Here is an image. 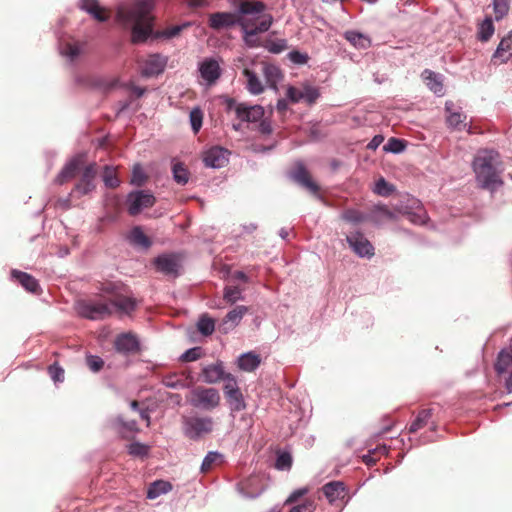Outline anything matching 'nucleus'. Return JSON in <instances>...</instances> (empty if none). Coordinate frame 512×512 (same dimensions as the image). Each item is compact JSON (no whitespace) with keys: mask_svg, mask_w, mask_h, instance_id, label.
<instances>
[{"mask_svg":"<svg viewBox=\"0 0 512 512\" xmlns=\"http://www.w3.org/2000/svg\"><path fill=\"white\" fill-rule=\"evenodd\" d=\"M128 452L132 456L144 457L148 455L149 446L139 442H134L128 446Z\"/></svg>","mask_w":512,"mask_h":512,"instance_id":"53","label":"nucleus"},{"mask_svg":"<svg viewBox=\"0 0 512 512\" xmlns=\"http://www.w3.org/2000/svg\"><path fill=\"white\" fill-rule=\"evenodd\" d=\"M242 290L238 286H229L224 289V300L229 304H234L242 299Z\"/></svg>","mask_w":512,"mask_h":512,"instance_id":"47","label":"nucleus"},{"mask_svg":"<svg viewBox=\"0 0 512 512\" xmlns=\"http://www.w3.org/2000/svg\"><path fill=\"white\" fill-rule=\"evenodd\" d=\"M200 357H201V348L194 347V348L187 350L185 353H183L181 355L180 359L183 362H192V361H196Z\"/></svg>","mask_w":512,"mask_h":512,"instance_id":"57","label":"nucleus"},{"mask_svg":"<svg viewBox=\"0 0 512 512\" xmlns=\"http://www.w3.org/2000/svg\"><path fill=\"white\" fill-rule=\"evenodd\" d=\"M232 411H241L245 409V402L240 390L225 395Z\"/></svg>","mask_w":512,"mask_h":512,"instance_id":"40","label":"nucleus"},{"mask_svg":"<svg viewBox=\"0 0 512 512\" xmlns=\"http://www.w3.org/2000/svg\"><path fill=\"white\" fill-rule=\"evenodd\" d=\"M395 190L392 184H389L384 178H380L375 185V193L380 196H389Z\"/></svg>","mask_w":512,"mask_h":512,"instance_id":"50","label":"nucleus"},{"mask_svg":"<svg viewBox=\"0 0 512 512\" xmlns=\"http://www.w3.org/2000/svg\"><path fill=\"white\" fill-rule=\"evenodd\" d=\"M166 64V57L160 54L149 55L143 63L142 74L147 77L158 75L164 71Z\"/></svg>","mask_w":512,"mask_h":512,"instance_id":"16","label":"nucleus"},{"mask_svg":"<svg viewBox=\"0 0 512 512\" xmlns=\"http://www.w3.org/2000/svg\"><path fill=\"white\" fill-rule=\"evenodd\" d=\"M105 185L109 188H116L120 185V180L117 176L116 168L112 166H105L102 174Z\"/></svg>","mask_w":512,"mask_h":512,"instance_id":"39","label":"nucleus"},{"mask_svg":"<svg viewBox=\"0 0 512 512\" xmlns=\"http://www.w3.org/2000/svg\"><path fill=\"white\" fill-rule=\"evenodd\" d=\"M512 365V348L499 352L494 368L497 374H503Z\"/></svg>","mask_w":512,"mask_h":512,"instance_id":"32","label":"nucleus"},{"mask_svg":"<svg viewBox=\"0 0 512 512\" xmlns=\"http://www.w3.org/2000/svg\"><path fill=\"white\" fill-rule=\"evenodd\" d=\"M190 124L195 134L199 132L203 123V112L199 107H195L190 111Z\"/></svg>","mask_w":512,"mask_h":512,"instance_id":"44","label":"nucleus"},{"mask_svg":"<svg viewBox=\"0 0 512 512\" xmlns=\"http://www.w3.org/2000/svg\"><path fill=\"white\" fill-rule=\"evenodd\" d=\"M228 151L221 147H212L204 155L205 165L213 168L223 167L227 162Z\"/></svg>","mask_w":512,"mask_h":512,"instance_id":"19","label":"nucleus"},{"mask_svg":"<svg viewBox=\"0 0 512 512\" xmlns=\"http://www.w3.org/2000/svg\"><path fill=\"white\" fill-rule=\"evenodd\" d=\"M76 310L80 316L90 320H103L113 314V306L106 300H79Z\"/></svg>","mask_w":512,"mask_h":512,"instance_id":"4","label":"nucleus"},{"mask_svg":"<svg viewBox=\"0 0 512 512\" xmlns=\"http://www.w3.org/2000/svg\"><path fill=\"white\" fill-rule=\"evenodd\" d=\"M340 218L345 222L355 225L363 223L367 219L366 215L363 212L353 208L345 209L340 214Z\"/></svg>","mask_w":512,"mask_h":512,"instance_id":"37","label":"nucleus"},{"mask_svg":"<svg viewBox=\"0 0 512 512\" xmlns=\"http://www.w3.org/2000/svg\"><path fill=\"white\" fill-rule=\"evenodd\" d=\"M316 509L315 501L307 498L303 503L296 505L289 512H313Z\"/></svg>","mask_w":512,"mask_h":512,"instance_id":"55","label":"nucleus"},{"mask_svg":"<svg viewBox=\"0 0 512 512\" xmlns=\"http://www.w3.org/2000/svg\"><path fill=\"white\" fill-rule=\"evenodd\" d=\"M220 394L215 388L198 386L190 392L189 403L196 408L211 411L219 406Z\"/></svg>","mask_w":512,"mask_h":512,"instance_id":"6","label":"nucleus"},{"mask_svg":"<svg viewBox=\"0 0 512 512\" xmlns=\"http://www.w3.org/2000/svg\"><path fill=\"white\" fill-rule=\"evenodd\" d=\"M272 22L273 18L269 14L255 19L247 17L240 27L245 43L250 47H256L258 45L257 35L268 31Z\"/></svg>","mask_w":512,"mask_h":512,"instance_id":"5","label":"nucleus"},{"mask_svg":"<svg viewBox=\"0 0 512 512\" xmlns=\"http://www.w3.org/2000/svg\"><path fill=\"white\" fill-rule=\"evenodd\" d=\"M110 306H113V313L115 311H119L129 314L135 310L137 301L136 299L123 295L122 293H115L114 298L111 299Z\"/></svg>","mask_w":512,"mask_h":512,"instance_id":"21","label":"nucleus"},{"mask_svg":"<svg viewBox=\"0 0 512 512\" xmlns=\"http://www.w3.org/2000/svg\"><path fill=\"white\" fill-rule=\"evenodd\" d=\"M308 491H309V489L306 488V487L295 490L286 499L285 504H294V503H296L301 497L306 495L308 493Z\"/></svg>","mask_w":512,"mask_h":512,"instance_id":"61","label":"nucleus"},{"mask_svg":"<svg viewBox=\"0 0 512 512\" xmlns=\"http://www.w3.org/2000/svg\"><path fill=\"white\" fill-rule=\"evenodd\" d=\"M86 365L92 372H99L104 367V360L96 355L86 356Z\"/></svg>","mask_w":512,"mask_h":512,"instance_id":"54","label":"nucleus"},{"mask_svg":"<svg viewBox=\"0 0 512 512\" xmlns=\"http://www.w3.org/2000/svg\"><path fill=\"white\" fill-rule=\"evenodd\" d=\"M494 33V25L491 18H486L479 26L478 36L481 41H488Z\"/></svg>","mask_w":512,"mask_h":512,"instance_id":"43","label":"nucleus"},{"mask_svg":"<svg viewBox=\"0 0 512 512\" xmlns=\"http://www.w3.org/2000/svg\"><path fill=\"white\" fill-rule=\"evenodd\" d=\"M114 347L122 354L137 353L140 350L137 337L130 332L118 335L114 341Z\"/></svg>","mask_w":512,"mask_h":512,"instance_id":"14","label":"nucleus"},{"mask_svg":"<svg viewBox=\"0 0 512 512\" xmlns=\"http://www.w3.org/2000/svg\"><path fill=\"white\" fill-rule=\"evenodd\" d=\"M129 242L137 247L148 249L152 245L151 239L143 232L142 228L139 226L134 227L129 235Z\"/></svg>","mask_w":512,"mask_h":512,"instance_id":"26","label":"nucleus"},{"mask_svg":"<svg viewBox=\"0 0 512 512\" xmlns=\"http://www.w3.org/2000/svg\"><path fill=\"white\" fill-rule=\"evenodd\" d=\"M222 462V455L218 452H209L204 458L201 471L203 473L209 472L215 465H218Z\"/></svg>","mask_w":512,"mask_h":512,"instance_id":"41","label":"nucleus"},{"mask_svg":"<svg viewBox=\"0 0 512 512\" xmlns=\"http://www.w3.org/2000/svg\"><path fill=\"white\" fill-rule=\"evenodd\" d=\"M155 268L158 272L166 276L177 277L180 269V257L178 254H162L154 260Z\"/></svg>","mask_w":512,"mask_h":512,"instance_id":"11","label":"nucleus"},{"mask_svg":"<svg viewBox=\"0 0 512 512\" xmlns=\"http://www.w3.org/2000/svg\"><path fill=\"white\" fill-rule=\"evenodd\" d=\"M422 77L429 89L437 95H442L444 91L443 83L440 77L433 71L425 69Z\"/></svg>","mask_w":512,"mask_h":512,"instance_id":"28","label":"nucleus"},{"mask_svg":"<svg viewBox=\"0 0 512 512\" xmlns=\"http://www.w3.org/2000/svg\"><path fill=\"white\" fill-rule=\"evenodd\" d=\"M197 328L202 335L209 336L214 332L215 322L208 316H202L197 323Z\"/></svg>","mask_w":512,"mask_h":512,"instance_id":"42","label":"nucleus"},{"mask_svg":"<svg viewBox=\"0 0 512 512\" xmlns=\"http://www.w3.org/2000/svg\"><path fill=\"white\" fill-rule=\"evenodd\" d=\"M429 426L430 430L435 432L438 429V423L433 419V409H421L415 419L411 422L408 431L409 433H416L420 429Z\"/></svg>","mask_w":512,"mask_h":512,"instance_id":"12","label":"nucleus"},{"mask_svg":"<svg viewBox=\"0 0 512 512\" xmlns=\"http://www.w3.org/2000/svg\"><path fill=\"white\" fill-rule=\"evenodd\" d=\"M260 363V356L254 352L244 353L238 359L239 368L246 372L254 371Z\"/></svg>","mask_w":512,"mask_h":512,"instance_id":"27","label":"nucleus"},{"mask_svg":"<svg viewBox=\"0 0 512 512\" xmlns=\"http://www.w3.org/2000/svg\"><path fill=\"white\" fill-rule=\"evenodd\" d=\"M10 279L21 284L26 291L32 292V275L17 269H12Z\"/></svg>","mask_w":512,"mask_h":512,"instance_id":"38","label":"nucleus"},{"mask_svg":"<svg viewBox=\"0 0 512 512\" xmlns=\"http://www.w3.org/2000/svg\"><path fill=\"white\" fill-rule=\"evenodd\" d=\"M154 0H135L129 5L120 6L117 10V20L125 28L131 30V41L140 44L147 40L153 31L151 12Z\"/></svg>","mask_w":512,"mask_h":512,"instance_id":"1","label":"nucleus"},{"mask_svg":"<svg viewBox=\"0 0 512 512\" xmlns=\"http://www.w3.org/2000/svg\"><path fill=\"white\" fill-rule=\"evenodd\" d=\"M116 425H117L118 432L120 434H122L123 437H127L125 435V431L131 432V433H135V432L139 431L135 420L124 421L121 417H118L116 419Z\"/></svg>","mask_w":512,"mask_h":512,"instance_id":"45","label":"nucleus"},{"mask_svg":"<svg viewBox=\"0 0 512 512\" xmlns=\"http://www.w3.org/2000/svg\"><path fill=\"white\" fill-rule=\"evenodd\" d=\"M235 112L240 120L247 122L260 121L264 116V109L259 105L247 106L245 104H237Z\"/></svg>","mask_w":512,"mask_h":512,"instance_id":"17","label":"nucleus"},{"mask_svg":"<svg viewBox=\"0 0 512 512\" xmlns=\"http://www.w3.org/2000/svg\"><path fill=\"white\" fill-rule=\"evenodd\" d=\"M292 466V457L288 452L279 453L276 459L275 467L278 470H289Z\"/></svg>","mask_w":512,"mask_h":512,"instance_id":"52","label":"nucleus"},{"mask_svg":"<svg viewBox=\"0 0 512 512\" xmlns=\"http://www.w3.org/2000/svg\"><path fill=\"white\" fill-rule=\"evenodd\" d=\"M226 374L222 362H217L203 369L204 381L209 384L221 381Z\"/></svg>","mask_w":512,"mask_h":512,"instance_id":"25","label":"nucleus"},{"mask_svg":"<svg viewBox=\"0 0 512 512\" xmlns=\"http://www.w3.org/2000/svg\"><path fill=\"white\" fill-rule=\"evenodd\" d=\"M48 372H49L50 377L55 382L63 381V379H64V370L60 366H58L56 364L51 365L48 368Z\"/></svg>","mask_w":512,"mask_h":512,"instance_id":"59","label":"nucleus"},{"mask_svg":"<svg viewBox=\"0 0 512 512\" xmlns=\"http://www.w3.org/2000/svg\"><path fill=\"white\" fill-rule=\"evenodd\" d=\"M287 98L291 103H298L303 100L302 89L289 86L286 93Z\"/></svg>","mask_w":512,"mask_h":512,"instance_id":"58","label":"nucleus"},{"mask_svg":"<svg viewBox=\"0 0 512 512\" xmlns=\"http://www.w3.org/2000/svg\"><path fill=\"white\" fill-rule=\"evenodd\" d=\"M243 75L247 80V89L251 94L258 95L264 91V86L258 76L248 68L243 70Z\"/></svg>","mask_w":512,"mask_h":512,"instance_id":"33","label":"nucleus"},{"mask_svg":"<svg viewBox=\"0 0 512 512\" xmlns=\"http://www.w3.org/2000/svg\"><path fill=\"white\" fill-rule=\"evenodd\" d=\"M493 57L500 59L502 62H506L512 57V31L500 41Z\"/></svg>","mask_w":512,"mask_h":512,"instance_id":"31","label":"nucleus"},{"mask_svg":"<svg viewBox=\"0 0 512 512\" xmlns=\"http://www.w3.org/2000/svg\"><path fill=\"white\" fill-rule=\"evenodd\" d=\"M290 59L294 63L298 64H305L307 62V56L305 54H302L298 51H293L290 53Z\"/></svg>","mask_w":512,"mask_h":512,"instance_id":"64","label":"nucleus"},{"mask_svg":"<svg viewBox=\"0 0 512 512\" xmlns=\"http://www.w3.org/2000/svg\"><path fill=\"white\" fill-rule=\"evenodd\" d=\"M78 6L99 22H105L110 18V11L102 7L98 0H80Z\"/></svg>","mask_w":512,"mask_h":512,"instance_id":"15","label":"nucleus"},{"mask_svg":"<svg viewBox=\"0 0 512 512\" xmlns=\"http://www.w3.org/2000/svg\"><path fill=\"white\" fill-rule=\"evenodd\" d=\"M266 5L261 1L239 0L237 12H215L208 16V26L216 31L243 24L247 16L262 13Z\"/></svg>","mask_w":512,"mask_h":512,"instance_id":"3","label":"nucleus"},{"mask_svg":"<svg viewBox=\"0 0 512 512\" xmlns=\"http://www.w3.org/2000/svg\"><path fill=\"white\" fill-rule=\"evenodd\" d=\"M247 311L248 308L246 306L240 305L232 309L230 312H228L221 324L223 330L226 332L227 330L234 328L236 325H238L243 316L247 313Z\"/></svg>","mask_w":512,"mask_h":512,"instance_id":"24","label":"nucleus"},{"mask_svg":"<svg viewBox=\"0 0 512 512\" xmlns=\"http://www.w3.org/2000/svg\"><path fill=\"white\" fill-rule=\"evenodd\" d=\"M397 214H409L406 210L394 206V210H390L385 205H375L371 210V220L380 223L384 220H396Z\"/></svg>","mask_w":512,"mask_h":512,"instance_id":"18","label":"nucleus"},{"mask_svg":"<svg viewBox=\"0 0 512 512\" xmlns=\"http://www.w3.org/2000/svg\"><path fill=\"white\" fill-rule=\"evenodd\" d=\"M325 497L330 503H334L338 499H343L346 495L343 482L332 481L325 484L322 488Z\"/></svg>","mask_w":512,"mask_h":512,"instance_id":"22","label":"nucleus"},{"mask_svg":"<svg viewBox=\"0 0 512 512\" xmlns=\"http://www.w3.org/2000/svg\"><path fill=\"white\" fill-rule=\"evenodd\" d=\"M172 490V485L168 481L157 480L150 484L147 491V498L156 499L162 494Z\"/></svg>","mask_w":512,"mask_h":512,"instance_id":"34","label":"nucleus"},{"mask_svg":"<svg viewBox=\"0 0 512 512\" xmlns=\"http://www.w3.org/2000/svg\"><path fill=\"white\" fill-rule=\"evenodd\" d=\"M213 421L210 417H188L184 420L185 435L197 439L212 431Z\"/></svg>","mask_w":512,"mask_h":512,"instance_id":"8","label":"nucleus"},{"mask_svg":"<svg viewBox=\"0 0 512 512\" xmlns=\"http://www.w3.org/2000/svg\"><path fill=\"white\" fill-rule=\"evenodd\" d=\"M453 106L454 103L452 101H447L445 103V110L448 113L447 122L450 126L460 130L461 126H466L465 121L467 116L460 112H453Z\"/></svg>","mask_w":512,"mask_h":512,"instance_id":"29","label":"nucleus"},{"mask_svg":"<svg viewBox=\"0 0 512 512\" xmlns=\"http://www.w3.org/2000/svg\"><path fill=\"white\" fill-rule=\"evenodd\" d=\"M155 197L148 191H135L128 195V212L136 216L145 208H150L155 204Z\"/></svg>","mask_w":512,"mask_h":512,"instance_id":"10","label":"nucleus"},{"mask_svg":"<svg viewBox=\"0 0 512 512\" xmlns=\"http://www.w3.org/2000/svg\"><path fill=\"white\" fill-rule=\"evenodd\" d=\"M148 176L140 164H135L132 170L131 183L136 186H142L147 181Z\"/></svg>","mask_w":512,"mask_h":512,"instance_id":"48","label":"nucleus"},{"mask_svg":"<svg viewBox=\"0 0 512 512\" xmlns=\"http://www.w3.org/2000/svg\"><path fill=\"white\" fill-rule=\"evenodd\" d=\"M477 181L485 189L494 191L503 184L500 155L494 150H480L473 161Z\"/></svg>","mask_w":512,"mask_h":512,"instance_id":"2","label":"nucleus"},{"mask_svg":"<svg viewBox=\"0 0 512 512\" xmlns=\"http://www.w3.org/2000/svg\"><path fill=\"white\" fill-rule=\"evenodd\" d=\"M86 166L87 165L83 156L74 157L64 166L58 175V182L63 184L77 176H80Z\"/></svg>","mask_w":512,"mask_h":512,"instance_id":"13","label":"nucleus"},{"mask_svg":"<svg viewBox=\"0 0 512 512\" xmlns=\"http://www.w3.org/2000/svg\"><path fill=\"white\" fill-rule=\"evenodd\" d=\"M101 290L109 295V298L106 300L108 303H111V299L114 298L115 293H121L118 286L111 282L103 284Z\"/></svg>","mask_w":512,"mask_h":512,"instance_id":"60","label":"nucleus"},{"mask_svg":"<svg viewBox=\"0 0 512 512\" xmlns=\"http://www.w3.org/2000/svg\"><path fill=\"white\" fill-rule=\"evenodd\" d=\"M294 179L313 194L318 193L319 186L312 180L310 173L303 165H299L296 168L294 172Z\"/></svg>","mask_w":512,"mask_h":512,"instance_id":"23","label":"nucleus"},{"mask_svg":"<svg viewBox=\"0 0 512 512\" xmlns=\"http://www.w3.org/2000/svg\"><path fill=\"white\" fill-rule=\"evenodd\" d=\"M262 71L269 86L277 89V83L282 77L280 69L272 64H264Z\"/></svg>","mask_w":512,"mask_h":512,"instance_id":"35","label":"nucleus"},{"mask_svg":"<svg viewBox=\"0 0 512 512\" xmlns=\"http://www.w3.org/2000/svg\"><path fill=\"white\" fill-rule=\"evenodd\" d=\"M379 459L380 457L374 454L373 450H370L368 454L362 456V460L367 466L375 465Z\"/></svg>","mask_w":512,"mask_h":512,"instance_id":"62","label":"nucleus"},{"mask_svg":"<svg viewBox=\"0 0 512 512\" xmlns=\"http://www.w3.org/2000/svg\"><path fill=\"white\" fill-rule=\"evenodd\" d=\"M302 95H303V101H305L309 105H312L319 98L320 93L317 88L312 87L310 85H304L302 87Z\"/></svg>","mask_w":512,"mask_h":512,"instance_id":"49","label":"nucleus"},{"mask_svg":"<svg viewBox=\"0 0 512 512\" xmlns=\"http://www.w3.org/2000/svg\"><path fill=\"white\" fill-rule=\"evenodd\" d=\"M510 9V0H493V10L496 20L502 19Z\"/></svg>","mask_w":512,"mask_h":512,"instance_id":"46","label":"nucleus"},{"mask_svg":"<svg viewBox=\"0 0 512 512\" xmlns=\"http://www.w3.org/2000/svg\"><path fill=\"white\" fill-rule=\"evenodd\" d=\"M201 77L208 83L213 84L221 75L220 66L214 59L203 61L199 68Z\"/></svg>","mask_w":512,"mask_h":512,"instance_id":"20","label":"nucleus"},{"mask_svg":"<svg viewBox=\"0 0 512 512\" xmlns=\"http://www.w3.org/2000/svg\"><path fill=\"white\" fill-rule=\"evenodd\" d=\"M222 380L225 381V384H224V387H223L225 395L228 394V393L240 390L238 385H237V381H236L235 377L232 374L227 373Z\"/></svg>","mask_w":512,"mask_h":512,"instance_id":"56","label":"nucleus"},{"mask_svg":"<svg viewBox=\"0 0 512 512\" xmlns=\"http://www.w3.org/2000/svg\"><path fill=\"white\" fill-rule=\"evenodd\" d=\"M180 31H181L180 26H173V27L167 28L166 30H164L163 32L158 34L157 37L163 36L166 38H172V37L177 36L180 33Z\"/></svg>","mask_w":512,"mask_h":512,"instance_id":"63","label":"nucleus"},{"mask_svg":"<svg viewBox=\"0 0 512 512\" xmlns=\"http://www.w3.org/2000/svg\"><path fill=\"white\" fill-rule=\"evenodd\" d=\"M97 165L96 163L88 164L80 175L79 181L75 184L71 196L82 197L89 194L95 188V179L97 176Z\"/></svg>","mask_w":512,"mask_h":512,"instance_id":"7","label":"nucleus"},{"mask_svg":"<svg viewBox=\"0 0 512 512\" xmlns=\"http://www.w3.org/2000/svg\"><path fill=\"white\" fill-rule=\"evenodd\" d=\"M172 174L174 181L179 185H186L190 178V172L181 162H175L172 166Z\"/></svg>","mask_w":512,"mask_h":512,"instance_id":"36","label":"nucleus"},{"mask_svg":"<svg viewBox=\"0 0 512 512\" xmlns=\"http://www.w3.org/2000/svg\"><path fill=\"white\" fill-rule=\"evenodd\" d=\"M344 37L357 49H368L371 46L370 38L362 33L350 30L345 32Z\"/></svg>","mask_w":512,"mask_h":512,"instance_id":"30","label":"nucleus"},{"mask_svg":"<svg viewBox=\"0 0 512 512\" xmlns=\"http://www.w3.org/2000/svg\"><path fill=\"white\" fill-rule=\"evenodd\" d=\"M405 147L406 143L404 140L392 137L384 146V150L392 153H400L404 151Z\"/></svg>","mask_w":512,"mask_h":512,"instance_id":"51","label":"nucleus"},{"mask_svg":"<svg viewBox=\"0 0 512 512\" xmlns=\"http://www.w3.org/2000/svg\"><path fill=\"white\" fill-rule=\"evenodd\" d=\"M346 241L352 251L359 257L372 258L375 255L374 246L360 231L348 234Z\"/></svg>","mask_w":512,"mask_h":512,"instance_id":"9","label":"nucleus"}]
</instances>
